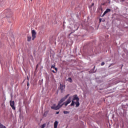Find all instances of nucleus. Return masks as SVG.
<instances>
[{"mask_svg": "<svg viewBox=\"0 0 128 128\" xmlns=\"http://www.w3.org/2000/svg\"><path fill=\"white\" fill-rule=\"evenodd\" d=\"M122 2H124V0H122Z\"/></svg>", "mask_w": 128, "mask_h": 128, "instance_id": "6ab92c4d", "label": "nucleus"}, {"mask_svg": "<svg viewBox=\"0 0 128 128\" xmlns=\"http://www.w3.org/2000/svg\"><path fill=\"white\" fill-rule=\"evenodd\" d=\"M64 114H70V112H68V111H64Z\"/></svg>", "mask_w": 128, "mask_h": 128, "instance_id": "4468645a", "label": "nucleus"}, {"mask_svg": "<svg viewBox=\"0 0 128 128\" xmlns=\"http://www.w3.org/2000/svg\"><path fill=\"white\" fill-rule=\"evenodd\" d=\"M92 6H94V4H92Z\"/></svg>", "mask_w": 128, "mask_h": 128, "instance_id": "5701e85b", "label": "nucleus"}, {"mask_svg": "<svg viewBox=\"0 0 128 128\" xmlns=\"http://www.w3.org/2000/svg\"><path fill=\"white\" fill-rule=\"evenodd\" d=\"M48 112H44V116H46L48 115Z\"/></svg>", "mask_w": 128, "mask_h": 128, "instance_id": "ddd939ff", "label": "nucleus"}, {"mask_svg": "<svg viewBox=\"0 0 128 128\" xmlns=\"http://www.w3.org/2000/svg\"><path fill=\"white\" fill-rule=\"evenodd\" d=\"M10 106L11 108H12L14 110H16V106H14V101L10 100Z\"/></svg>", "mask_w": 128, "mask_h": 128, "instance_id": "39448f33", "label": "nucleus"}, {"mask_svg": "<svg viewBox=\"0 0 128 128\" xmlns=\"http://www.w3.org/2000/svg\"><path fill=\"white\" fill-rule=\"evenodd\" d=\"M62 104H64L65 106H67L68 104L66 102H64Z\"/></svg>", "mask_w": 128, "mask_h": 128, "instance_id": "2eb2a0df", "label": "nucleus"}, {"mask_svg": "<svg viewBox=\"0 0 128 128\" xmlns=\"http://www.w3.org/2000/svg\"><path fill=\"white\" fill-rule=\"evenodd\" d=\"M58 122L56 121L54 123V128H58Z\"/></svg>", "mask_w": 128, "mask_h": 128, "instance_id": "6e6552de", "label": "nucleus"}, {"mask_svg": "<svg viewBox=\"0 0 128 128\" xmlns=\"http://www.w3.org/2000/svg\"><path fill=\"white\" fill-rule=\"evenodd\" d=\"M32 40H34V38H36V30H32Z\"/></svg>", "mask_w": 128, "mask_h": 128, "instance_id": "20e7f679", "label": "nucleus"}, {"mask_svg": "<svg viewBox=\"0 0 128 128\" xmlns=\"http://www.w3.org/2000/svg\"><path fill=\"white\" fill-rule=\"evenodd\" d=\"M42 82V80H40L39 81V82Z\"/></svg>", "mask_w": 128, "mask_h": 128, "instance_id": "412c9836", "label": "nucleus"}, {"mask_svg": "<svg viewBox=\"0 0 128 128\" xmlns=\"http://www.w3.org/2000/svg\"><path fill=\"white\" fill-rule=\"evenodd\" d=\"M74 104H76V108H78L80 106V98L76 94L73 96V99L70 104V106H74Z\"/></svg>", "mask_w": 128, "mask_h": 128, "instance_id": "f03ea898", "label": "nucleus"}, {"mask_svg": "<svg viewBox=\"0 0 128 128\" xmlns=\"http://www.w3.org/2000/svg\"><path fill=\"white\" fill-rule=\"evenodd\" d=\"M66 102L68 104H70V102H72V100L70 99V98H69L68 100L66 101Z\"/></svg>", "mask_w": 128, "mask_h": 128, "instance_id": "1a4fd4ad", "label": "nucleus"}, {"mask_svg": "<svg viewBox=\"0 0 128 128\" xmlns=\"http://www.w3.org/2000/svg\"><path fill=\"white\" fill-rule=\"evenodd\" d=\"M51 72H52L54 74H56L58 72V68L54 67V66L52 65L50 68Z\"/></svg>", "mask_w": 128, "mask_h": 128, "instance_id": "7ed1b4c3", "label": "nucleus"}, {"mask_svg": "<svg viewBox=\"0 0 128 128\" xmlns=\"http://www.w3.org/2000/svg\"><path fill=\"white\" fill-rule=\"evenodd\" d=\"M27 38H28V42H30V40H32V36H28Z\"/></svg>", "mask_w": 128, "mask_h": 128, "instance_id": "9b49d317", "label": "nucleus"}, {"mask_svg": "<svg viewBox=\"0 0 128 128\" xmlns=\"http://www.w3.org/2000/svg\"><path fill=\"white\" fill-rule=\"evenodd\" d=\"M67 81L69 82H72V78H68L67 79Z\"/></svg>", "mask_w": 128, "mask_h": 128, "instance_id": "9d476101", "label": "nucleus"}, {"mask_svg": "<svg viewBox=\"0 0 128 128\" xmlns=\"http://www.w3.org/2000/svg\"><path fill=\"white\" fill-rule=\"evenodd\" d=\"M101 66H104V62H102V63H101Z\"/></svg>", "mask_w": 128, "mask_h": 128, "instance_id": "dca6fc26", "label": "nucleus"}, {"mask_svg": "<svg viewBox=\"0 0 128 128\" xmlns=\"http://www.w3.org/2000/svg\"><path fill=\"white\" fill-rule=\"evenodd\" d=\"M60 114V112H56V114Z\"/></svg>", "mask_w": 128, "mask_h": 128, "instance_id": "a211bd4d", "label": "nucleus"}, {"mask_svg": "<svg viewBox=\"0 0 128 128\" xmlns=\"http://www.w3.org/2000/svg\"><path fill=\"white\" fill-rule=\"evenodd\" d=\"M110 12V8H107V9L106 10L104 11V14H103L102 16H104L106 15V14H108V12Z\"/></svg>", "mask_w": 128, "mask_h": 128, "instance_id": "0eeeda50", "label": "nucleus"}, {"mask_svg": "<svg viewBox=\"0 0 128 128\" xmlns=\"http://www.w3.org/2000/svg\"><path fill=\"white\" fill-rule=\"evenodd\" d=\"M66 88V86L64 84H60V90L61 92H64V90Z\"/></svg>", "mask_w": 128, "mask_h": 128, "instance_id": "423d86ee", "label": "nucleus"}, {"mask_svg": "<svg viewBox=\"0 0 128 128\" xmlns=\"http://www.w3.org/2000/svg\"><path fill=\"white\" fill-rule=\"evenodd\" d=\"M30 1H31V2H32V0H30Z\"/></svg>", "mask_w": 128, "mask_h": 128, "instance_id": "4be33fe9", "label": "nucleus"}, {"mask_svg": "<svg viewBox=\"0 0 128 128\" xmlns=\"http://www.w3.org/2000/svg\"><path fill=\"white\" fill-rule=\"evenodd\" d=\"M100 20H102V19H100Z\"/></svg>", "mask_w": 128, "mask_h": 128, "instance_id": "aec40b11", "label": "nucleus"}, {"mask_svg": "<svg viewBox=\"0 0 128 128\" xmlns=\"http://www.w3.org/2000/svg\"><path fill=\"white\" fill-rule=\"evenodd\" d=\"M38 68V64H37L36 66V70Z\"/></svg>", "mask_w": 128, "mask_h": 128, "instance_id": "f3484780", "label": "nucleus"}, {"mask_svg": "<svg viewBox=\"0 0 128 128\" xmlns=\"http://www.w3.org/2000/svg\"><path fill=\"white\" fill-rule=\"evenodd\" d=\"M46 124H44L40 126L41 128H46Z\"/></svg>", "mask_w": 128, "mask_h": 128, "instance_id": "f8f14e48", "label": "nucleus"}, {"mask_svg": "<svg viewBox=\"0 0 128 128\" xmlns=\"http://www.w3.org/2000/svg\"><path fill=\"white\" fill-rule=\"evenodd\" d=\"M68 96H70V95L67 94L64 98H61L60 100V102H58V105L56 106V104H53L51 106V108L52 110H60V108H62V106H64V104H62V102H64V100H66V98H68Z\"/></svg>", "mask_w": 128, "mask_h": 128, "instance_id": "f257e3e1", "label": "nucleus"}]
</instances>
